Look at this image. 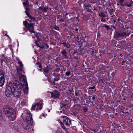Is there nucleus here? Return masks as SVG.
<instances>
[{"label": "nucleus", "mask_w": 133, "mask_h": 133, "mask_svg": "<svg viewBox=\"0 0 133 133\" xmlns=\"http://www.w3.org/2000/svg\"><path fill=\"white\" fill-rule=\"evenodd\" d=\"M60 107L61 108H62L66 106L65 104L63 103H60Z\"/></svg>", "instance_id": "4be33fe9"}, {"label": "nucleus", "mask_w": 133, "mask_h": 133, "mask_svg": "<svg viewBox=\"0 0 133 133\" xmlns=\"http://www.w3.org/2000/svg\"><path fill=\"white\" fill-rule=\"evenodd\" d=\"M60 119L61 123L64 125L71 124V120L66 116H62Z\"/></svg>", "instance_id": "423d86ee"}, {"label": "nucleus", "mask_w": 133, "mask_h": 133, "mask_svg": "<svg viewBox=\"0 0 133 133\" xmlns=\"http://www.w3.org/2000/svg\"><path fill=\"white\" fill-rule=\"evenodd\" d=\"M18 65L17 68V74L19 75V80L21 82L22 81L23 82L22 84L23 85V87L24 92L25 94H28V88L26 76L23 75L24 72L23 70V65L21 62L19 61L18 62Z\"/></svg>", "instance_id": "f257e3e1"}, {"label": "nucleus", "mask_w": 133, "mask_h": 133, "mask_svg": "<svg viewBox=\"0 0 133 133\" xmlns=\"http://www.w3.org/2000/svg\"><path fill=\"white\" fill-rule=\"evenodd\" d=\"M60 21L61 22H64V20L63 18H61L60 19Z\"/></svg>", "instance_id": "2f4dec72"}, {"label": "nucleus", "mask_w": 133, "mask_h": 133, "mask_svg": "<svg viewBox=\"0 0 133 133\" xmlns=\"http://www.w3.org/2000/svg\"><path fill=\"white\" fill-rule=\"evenodd\" d=\"M103 19V18H102V19H101V21H102L103 22H105V20Z\"/></svg>", "instance_id": "7c9ffc66"}, {"label": "nucleus", "mask_w": 133, "mask_h": 133, "mask_svg": "<svg viewBox=\"0 0 133 133\" xmlns=\"http://www.w3.org/2000/svg\"><path fill=\"white\" fill-rule=\"evenodd\" d=\"M51 68L49 67L47 65L44 69V73L46 76V74L48 73H49V72H51Z\"/></svg>", "instance_id": "ddd939ff"}, {"label": "nucleus", "mask_w": 133, "mask_h": 133, "mask_svg": "<svg viewBox=\"0 0 133 133\" xmlns=\"http://www.w3.org/2000/svg\"><path fill=\"white\" fill-rule=\"evenodd\" d=\"M78 29H76V31H78Z\"/></svg>", "instance_id": "c03bdc74"}, {"label": "nucleus", "mask_w": 133, "mask_h": 133, "mask_svg": "<svg viewBox=\"0 0 133 133\" xmlns=\"http://www.w3.org/2000/svg\"><path fill=\"white\" fill-rule=\"evenodd\" d=\"M23 23L25 27V28H24V29L25 31L27 32V31L29 30L30 32L34 33V32L33 23H30L29 24L26 21H24Z\"/></svg>", "instance_id": "39448f33"}, {"label": "nucleus", "mask_w": 133, "mask_h": 133, "mask_svg": "<svg viewBox=\"0 0 133 133\" xmlns=\"http://www.w3.org/2000/svg\"><path fill=\"white\" fill-rule=\"evenodd\" d=\"M61 54L64 56L66 57L67 58H69L68 56L67 55V53L66 51L65 50H62L61 52Z\"/></svg>", "instance_id": "dca6fc26"}, {"label": "nucleus", "mask_w": 133, "mask_h": 133, "mask_svg": "<svg viewBox=\"0 0 133 133\" xmlns=\"http://www.w3.org/2000/svg\"><path fill=\"white\" fill-rule=\"evenodd\" d=\"M4 78H0V86H3L4 83Z\"/></svg>", "instance_id": "f3484780"}, {"label": "nucleus", "mask_w": 133, "mask_h": 133, "mask_svg": "<svg viewBox=\"0 0 133 133\" xmlns=\"http://www.w3.org/2000/svg\"><path fill=\"white\" fill-rule=\"evenodd\" d=\"M38 69L39 70L42 71V67L41 65L40 64H38Z\"/></svg>", "instance_id": "a878e982"}, {"label": "nucleus", "mask_w": 133, "mask_h": 133, "mask_svg": "<svg viewBox=\"0 0 133 133\" xmlns=\"http://www.w3.org/2000/svg\"><path fill=\"white\" fill-rule=\"evenodd\" d=\"M91 1H90L91 2V3H96V2L94 1H93V0H91Z\"/></svg>", "instance_id": "72a5a7b5"}, {"label": "nucleus", "mask_w": 133, "mask_h": 133, "mask_svg": "<svg viewBox=\"0 0 133 133\" xmlns=\"http://www.w3.org/2000/svg\"><path fill=\"white\" fill-rule=\"evenodd\" d=\"M46 49H47L49 47V46L47 44H46Z\"/></svg>", "instance_id": "f704fd0d"}, {"label": "nucleus", "mask_w": 133, "mask_h": 133, "mask_svg": "<svg viewBox=\"0 0 133 133\" xmlns=\"http://www.w3.org/2000/svg\"><path fill=\"white\" fill-rule=\"evenodd\" d=\"M41 42V41H39L38 42H36V44L38 46V47L40 48H42V46H40L39 45V43H40V42Z\"/></svg>", "instance_id": "5701e85b"}, {"label": "nucleus", "mask_w": 133, "mask_h": 133, "mask_svg": "<svg viewBox=\"0 0 133 133\" xmlns=\"http://www.w3.org/2000/svg\"><path fill=\"white\" fill-rule=\"evenodd\" d=\"M59 79V77H57V78H54V81H58Z\"/></svg>", "instance_id": "cd10ccee"}, {"label": "nucleus", "mask_w": 133, "mask_h": 133, "mask_svg": "<svg viewBox=\"0 0 133 133\" xmlns=\"http://www.w3.org/2000/svg\"><path fill=\"white\" fill-rule=\"evenodd\" d=\"M95 88V86H94L92 87H90L89 88V89L93 90Z\"/></svg>", "instance_id": "c85d7f7f"}, {"label": "nucleus", "mask_w": 133, "mask_h": 133, "mask_svg": "<svg viewBox=\"0 0 133 133\" xmlns=\"http://www.w3.org/2000/svg\"><path fill=\"white\" fill-rule=\"evenodd\" d=\"M5 73L4 71L0 69V78H4Z\"/></svg>", "instance_id": "2eb2a0df"}, {"label": "nucleus", "mask_w": 133, "mask_h": 133, "mask_svg": "<svg viewBox=\"0 0 133 133\" xmlns=\"http://www.w3.org/2000/svg\"><path fill=\"white\" fill-rule=\"evenodd\" d=\"M95 96H93V97H92V99H93V100H95Z\"/></svg>", "instance_id": "c9c22d12"}, {"label": "nucleus", "mask_w": 133, "mask_h": 133, "mask_svg": "<svg viewBox=\"0 0 133 133\" xmlns=\"http://www.w3.org/2000/svg\"><path fill=\"white\" fill-rule=\"evenodd\" d=\"M92 52L94 53V51H92Z\"/></svg>", "instance_id": "de8ad7c7"}, {"label": "nucleus", "mask_w": 133, "mask_h": 133, "mask_svg": "<svg viewBox=\"0 0 133 133\" xmlns=\"http://www.w3.org/2000/svg\"><path fill=\"white\" fill-rule=\"evenodd\" d=\"M27 102V100L26 98H24L23 99L21 102V107H22L23 106L25 105L26 103Z\"/></svg>", "instance_id": "4468645a"}, {"label": "nucleus", "mask_w": 133, "mask_h": 133, "mask_svg": "<svg viewBox=\"0 0 133 133\" xmlns=\"http://www.w3.org/2000/svg\"><path fill=\"white\" fill-rule=\"evenodd\" d=\"M22 116L24 120L23 124V128L25 130H28L30 128V124L31 123L32 121L30 112L29 111H27L26 114L23 113Z\"/></svg>", "instance_id": "f03ea898"}, {"label": "nucleus", "mask_w": 133, "mask_h": 133, "mask_svg": "<svg viewBox=\"0 0 133 133\" xmlns=\"http://www.w3.org/2000/svg\"><path fill=\"white\" fill-rule=\"evenodd\" d=\"M50 93L51 94V97L52 98L55 99L58 98L59 94L58 91L55 90L53 92H50Z\"/></svg>", "instance_id": "1a4fd4ad"}, {"label": "nucleus", "mask_w": 133, "mask_h": 133, "mask_svg": "<svg viewBox=\"0 0 133 133\" xmlns=\"http://www.w3.org/2000/svg\"><path fill=\"white\" fill-rule=\"evenodd\" d=\"M115 15H112L111 16L112 18H111V19H112V17H113L115 16Z\"/></svg>", "instance_id": "58836bf2"}, {"label": "nucleus", "mask_w": 133, "mask_h": 133, "mask_svg": "<svg viewBox=\"0 0 133 133\" xmlns=\"http://www.w3.org/2000/svg\"><path fill=\"white\" fill-rule=\"evenodd\" d=\"M85 6L87 10L88 11H90L91 10H90L91 8V5H90L89 4H88V5H85Z\"/></svg>", "instance_id": "6ab92c4d"}, {"label": "nucleus", "mask_w": 133, "mask_h": 133, "mask_svg": "<svg viewBox=\"0 0 133 133\" xmlns=\"http://www.w3.org/2000/svg\"><path fill=\"white\" fill-rule=\"evenodd\" d=\"M68 15V14L67 13H66L65 14V16H66Z\"/></svg>", "instance_id": "37998d69"}, {"label": "nucleus", "mask_w": 133, "mask_h": 133, "mask_svg": "<svg viewBox=\"0 0 133 133\" xmlns=\"http://www.w3.org/2000/svg\"><path fill=\"white\" fill-rule=\"evenodd\" d=\"M71 72L70 71H67L65 72L66 75L69 76L70 75Z\"/></svg>", "instance_id": "bb28decb"}, {"label": "nucleus", "mask_w": 133, "mask_h": 133, "mask_svg": "<svg viewBox=\"0 0 133 133\" xmlns=\"http://www.w3.org/2000/svg\"><path fill=\"white\" fill-rule=\"evenodd\" d=\"M63 128H65V127H62Z\"/></svg>", "instance_id": "a18cd8bd"}, {"label": "nucleus", "mask_w": 133, "mask_h": 133, "mask_svg": "<svg viewBox=\"0 0 133 133\" xmlns=\"http://www.w3.org/2000/svg\"><path fill=\"white\" fill-rule=\"evenodd\" d=\"M99 15L101 17H105V14L103 13V12H101V13H100Z\"/></svg>", "instance_id": "393cba45"}, {"label": "nucleus", "mask_w": 133, "mask_h": 133, "mask_svg": "<svg viewBox=\"0 0 133 133\" xmlns=\"http://www.w3.org/2000/svg\"><path fill=\"white\" fill-rule=\"evenodd\" d=\"M48 9V7L45 8L43 7L42 9V11L44 12H46Z\"/></svg>", "instance_id": "b1692460"}, {"label": "nucleus", "mask_w": 133, "mask_h": 133, "mask_svg": "<svg viewBox=\"0 0 133 133\" xmlns=\"http://www.w3.org/2000/svg\"><path fill=\"white\" fill-rule=\"evenodd\" d=\"M62 112V111H60V112Z\"/></svg>", "instance_id": "3c124183"}, {"label": "nucleus", "mask_w": 133, "mask_h": 133, "mask_svg": "<svg viewBox=\"0 0 133 133\" xmlns=\"http://www.w3.org/2000/svg\"><path fill=\"white\" fill-rule=\"evenodd\" d=\"M120 18H118V19H117V22H119V21H120Z\"/></svg>", "instance_id": "e433bc0d"}, {"label": "nucleus", "mask_w": 133, "mask_h": 133, "mask_svg": "<svg viewBox=\"0 0 133 133\" xmlns=\"http://www.w3.org/2000/svg\"><path fill=\"white\" fill-rule=\"evenodd\" d=\"M52 75H55V73H53V74H52Z\"/></svg>", "instance_id": "49530a36"}, {"label": "nucleus", "mask_w": 133, "mask_h": 133, "mask_svg": "<svg viewBox=\"0 0 133 133\" xmlns=\"http://www.w3.org/2000/svg\"><path fill=\"white\" fill-rule=\"evenodd\" d=\"M42 101H41L40 102L37 103H34L32 107V109L36 111L40 110L42 108Z\"/></svg>", "instance_id": "0eeeda50"}, {"label": "nucleus", "mask_w": 133, "mask_h": 133, "mask_svg": "<svg viewBox=\"0 0 133 133\" xmlns=\"http://www.w3.org/2000/svg\"><path fill=\"white\" fill-rule=\"evenodd\" d=\"M62 44L65 46L67 48H69L70 47V45L68 44V42H64Z\"/></svg>", "instance_id": "a211bd4d"}, {"label": "nucleus", "mask_w": 133, "mask_h": 133, "mask_svg": "<svg viewBox=\"0 0 133 133\" xmlns=\"http://www.w3.org/2000/svg\"><path fill=\"white\" fill-rule=\"evenodd\" d=\"M23 4L26 8L29 6V2L28 0H26L25 2H23Z\"/></svg>", "instance_id": "aec40b11"}, {"label": "nucleus", "mask_w": 133, "mask_h": 133, "mask_svg": "<svg viewBox=\"0 0 133 133\" xmlns=\"http://www.w3.org/2000/svg\"><path fill=\"white\" fill-rule=\"evenodd\" d=\"M9 88L12 91H15L14 94L16 96L18 97L20 95L22 88L21 85L18 81L15 80L13 81Z\"/></svg>", "instance_id": "7ed1b4c3"}, {"label": "nucleus", "mask_w": 133, "mask_h": 133, "mask_svg": "<svg viewBox=\"0 0 133 133\" xmlns=\"http://www.w3.org/2000/svg\"><path fill=\"white\" fill-rule=\"evenodd\" d=\"M127 113H129V112H127Z\"/></svg>", "instance_id": "603ef678"}, {"label": "nucleus", "mask_w": 133, "mask_h": 133, "mask_svg": "<svg viewBox=\"0 0 133 133\" xmlns=\"http://www.w3.org/2000/svg\"><path fill=\"white\" fill-rule=\"evenodd\" d=\"M113 21L115 23L116 22V20H114Z\"/></svg>", "instance_id": "79ce46f5"}, {"label": "nucleus", "mask_w": 133, "mask_h": 133, "mask_svg": "<svg viewBox=\"0 0 133 133\" xmlns=\"http://www.w3.org/2000/svg\"><path fill=\"white\" fill-rule=\"evenodd\" d=\"M48 81L49 82H50L51 81V79L50 78L49 79H48Z\"/></svg>", "instance_id": "473e14b6"}, {"label": "nucleus", "mask_w": 133, "mask_h": 133, "mask_svg": "<svg viewBox=\"0 0 133 133\" xmlns=\"http://www.w3.org/2000/svg\"><path fill=\"white\" fill-rule=\"evenodd\" d=\"M130 120L131 122H133V121L132 120V119H130Z\"/></svg>", "instance_id": "ea45409f"}, {"label": "nucleus", "mask_w": 133, "mask_h": 133, "mask_svg": "<svg viewBox=\"0 0 133 133\" xmlns=\"http://www.w3.org/2000/svg\"><path fill=\"white\" fill-rule=\"evenodd\" d=\"M51 27L52 28V29H54L56 30H58L59 29V27L56 25L53 27L51 26Z\"/></svg>", "instance_id": "412c9836"}, {"label": "nucleus", "mask_w": 133, "mask_h": 133, "mask_svg": "<svg viewBox=\"0 0 133 133\" xmlns=\"http://www.w3.org/2000/svg\"><path fill=\"white\" fill-rule=\"evenodd\" d=\"M117 6H119L120 5V4L119 3H117Z\"/></svg>", "instance_id": "4c0bfd02"}, {"label": "nucleus", "mask_w": 133, "mask_h": 133, "mask_svg": "<svg viewBox=\"0 0 133 133\" xmlns=\"http://www.w3.org/2000/svg\"><path fill=\"white\" fill-rule=\"evenodd\" d=\"M84 1H85L86 0H84Z\"/></svg>", "instance_id": "864d4df0"}, {"label": "nucleus", "mask_w": 133, "mask_h": 133, "mask_svg": "<svg viewBox=\"0 0 133 133\" xmlns=\"http://www.w3.org/2000/svg\"><path fill=\"white\" fill-rule=\"evenodd\" d=\"M75 95H76V96H77V94L76 93H75Z\"/></svg>", "instance_id": "09e8293b"}, {"label": "nucleus", "mask_w": 133, "mask_h": 133, "mask_svg": "<svg viewBox=\"0 0 133 133\" xmlns=\"http://www.w3.org/2000/svg\"><path fill=\"white\" fill-rule=\"evenodd\" d=\"M61 133L60 132V133Z\"/></svg>", "instance_id": "5fc2aeb1"}, {"label": "nucleus", "mask_w": 133, "mask_h": 133, "mask_svg": "<svg viewBox=\"0 0 133 133\" xmlns=\"http://www.w3.org/2000/svg\"><path fill=\"white\" fill-rule=\"evenodd\" d=\"M29 9L27 7L26 8V14L29 17L30 19H27V20L29 22L30 21L31 22H32L33 21H35V18L32 17L30 15L29 13Z\"/></svg>", "instance_id": "9d476101"}, {"label": "nucleus", "mask_w": 133, "mask_h": 133, "mask_svg": "<svg viewBox=\"0 0 133 133\" xmlns=\"http://www.w3.org/2000/svg\"><path fill=\"white\" fill-rule=\"evenodd\" d=\"M116 34L118 35L117 37L119 36L123 37L127 35L128 36L129 35V34H128L126 33V31L125 30L119 31L117 32Z\"/></svg>", "instance_id": "9b49d317"}, {"label": "nucleus", "mask_w": 133, "mask_h": 133, "mask_svg": "<svg viewBox=\"0 0 133 133\" xmlns=\"http://www.w3.org/2000/svg\"><path fill=\"white\" fill-rule=\"evenodd\" d=\"M43 6H40L39 7V9L40 10H42L43 8Z\"/></svg>", "instance_id": "c756f323"}, {"label": "nucleus", "mask_w": 133, "mask_h": 133, "mask_svg": "<svg viewBox=\"0 0 133 133\" xmlns=\"http://www.w3.org/2000/svg\"><path fill=\"white\" fill-rule=\"evenodd\" d=\"M4 112L9 119L11 121L14 120L16 118V112L14 109L11 108H5Z\"/></svg>", "instance_id": "20e7f679"}, {"label": "nucleus", "mask_w": 133, "mask_h": 133, "mask_svg": "<svg viewBox=\"0 0 133 133\" xmlns=\"http://www.w3.org/2000/svg\"><path fill=\"white\" fill-rule=\"evenodd\" d=\"M57 133H58V131H57Z\"/></svg>", "instance_id": "8fccbe9b"}, {"label": "nucleus", "mask_w": 133, "mask_h": 133, "mask_svg": "<svg viewBox=\"0 0 133 133\" xmlns=\"http://www.w3.org/2000/svg\"><path fill=\"white\" fill-rule=\"evenodd\" d=\"M99 81H102L103 80L102 79H100V80H99Z\"/></svg>", "instance_id": "a19ab883"}, {"label": "nucleus", "mask_w": 133, "mask_h": 133, "mask_svg": "<svg viewBox=\"0 0 133 133\" xmlns=\"http://www.w3.org/2000/svg\"><path fill=\"white\" fill-rule=\"evenodd\" d=\"M132 3L128 4L127 2L126 1V0H118V3H119L120 5L122 6L127 5L129 7H131L132 6L133 2L131 1Z\"/></svg>", "instance_id": "6e6552de"}, {"label": "nucleus", "mask_w": 133, "mask_h": 133, "mask_svg": "<svg viewBox=\"0 0 133 133\" xmlns=\"http://www.w3.org/2000/svg\"><path fill=\"white\" fill-rule=\"evenodd\" d=\"M12 92H13L14 95H15L14 94L15 91H12V90L11 89L10 90L9 89L6 91L5 93V95L7 97H10L12 95Z\"/></svg>", "instance_id": "f8f14e48"}]
</instances>
